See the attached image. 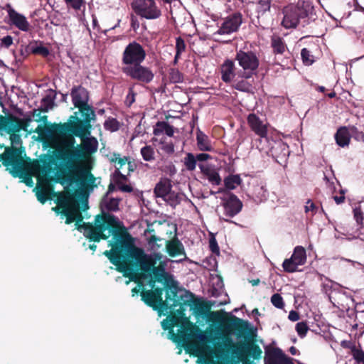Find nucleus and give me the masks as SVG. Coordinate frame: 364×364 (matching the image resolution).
Masks as SVG:
<instances>
[{
  "label": "nucleus",
  "mask_w": 364,
  "mask_h": 364,
  "mask_svg": "<svg viewBox=\"0 0 364 364\" xmlns=\"http://www.w3.org/2000/svg\"><path fill=\"white\" fill-rule=\"evenodd\" d=\"M91 122L87 130L75 134L72 130H62L60 126H51L48 132L52 136V154L46 161V167L54 164L55 182L61 185L93 182L90 157L97 151L98 142L90 135Z\"/></svg>",
  "instance_id": "f257e3e1"
},
{
  "label": "nucleus",
  "mask_w": 364,
  "mask_h": 364,
  "mask_svg": "<svg viewBox=\"0 0 364 364\" xmlns=\"http://www.w3.org/2000/svg\"><path fill=\"white\" fill-rule=\"evenodd\" d=\"M106 255L117 272L123 273L124 277L139 286H143L141 280L149 279V284L153 289L156 282L165 283L167 281V262L161 260L163 255L160 252L145 253L142 248L135 245L131 235Z\"/></svg>",
  "instance_id": "f03ea898"
},
{
  "label": "nucleus",
  "mask_w": 364,
  "mask_h": 364,
  "mask_svg": "<svg viewBox=\"0 0 364 364\" xmlns=\"http://www.w3.org/2000/svg\"><path fill=\"white\" fill-rule=\"evenodd\" d=\"M22 153L23 151L21 149L14 146L6 147L5 151L0 154V161L7 168L11 166L9 172L12 176L22 178L26 185L32 186V173L41 172L43 175L48 176L53 172L55 173L54 164H50L48 167L46 166L50 155H46L40 161H31L30 158L24 159Z\"/></svg>",
  "instance_id": "7ed1b4c3"
},
{
  "label": "nucleus",
  "mask_w": 364,
  "mask_h": 364,
  "mask_svg": "<svg viewBox=\"0 0 364 364\" xmlns=\"http://www.w3.org/2000/svg\"><path fill=\"white\" fill-rule=\"evenodd\" d=\"M75 226L77 230H83L84 236L90 241L95 242H99L101 240H107L108 235L104 234V232L108 230L112 234L114 242H110L109 245L112 246L110 250L104 252L103 254L106 257L107 252H112L118 244L121 245L122 242L130 237V234L123 224L119 221L117 217L109 213L96 215L95 225L90 223H80L75 222Z\"/></svg>",
  "instance_id": "20e7f679"
},
{
  "label": "nucleus",
  "mask_w": 364,
  "mask_h": 364,
  "mask_svg": "<svg viewBox=\"0 0 364 364\" xmlns=\"http://www.w3.org/2000/svg\"><path fill=\"white\" fill-rule=\"evenodd\" d=\"M70 95L73 105L78 109V112L70 115L67 122L52 126H60L62 130H72L75 134H80L89 129L90 122L96 120V114L93 107L88 104L90 96L87 89L81 85L73 86Z\"/></svg>",
  "instance_id": "39448f33"
},
{
  "label": "nucleus",
  "mask_w": 364,
  "mask_h": 364,
  "mask_svg": "<svg viewBox=\"0 0 364 364\" xmlns=\"http://www.w3.org/2000/svg\"><path fill=\"white\" fill-rule=\"evenodd\" d=\"M196 315L206 316L208 313L214 318V321L218 322L223 329L227 333H235L237 337L247 338L248 336H254L253 329L247 321H245L227 312H210V305L198 299L192 301V307Z\"/></svg>",
  "instance_id": "423d86ee"
},
{
  "label": "nucleus",
  "mask_w": 364,
  "mask_h": 364,
  "mask_svg": "<svg viewBox=\"0 0 364 364\" xmlns=\"http://www.w3.org/2000/svg\"><path fill=\"white\" fill-rule=\"evenodd\" d=\"M223 343H218L215 346V353L218 358L225 353V350L227 352L231 350L232 356L237 358L238 360L234 361L233 364H238L239 361L243 364H254L250 361V357L254 360H259L261 358L262 349L254 341L235 344L228 336H223Z\"/></svg>",
  "instance_id": "0eeeda50"
},
{
  "label": "nucleus",
  "mask_w": 364,
  "mask_h": 364,
  "mask_svg": "<svg viewBox=\"0 0 364 364\" xmlns=\"http://www.w3.org/2000/svg\"><path fill=\"white\" fill-rule=\"evenodd\" d=\"M192 339H198L202 342L210 341L208 336L202 331L195 323L188 318H185L183 324L178 330V333L173 336L172 341L178 344L185 343Z\"/></svg>",
  "instance_id": "6e6552de"
},
{
  "label": "nucleus",
  "mask_w": 364,
  "mask_h": 364,
  "mask_svg": "<svg viewBox=\"0 0 364 364\" xmlns=\"http://www.w3.org/2000/svg\"><path fill=\"white\" fill-rule=\"evenodd\" d=\"M122 71L132 80H136L140 84H149L154 77L152 70L142 65L141 63H137L132 66H123Z\"/></svg>",
  "instance_id": "1a4fd4ad"
},
{
  "label": "nucleus",
  "mask_w": 364,
  "mask_h": 364,
  "mask_svg": "<svg viewBox=\"0 0 364 364\" xmlns=\"http://www.w3.org/2000/svg\"><path fill=\"white\" fill-rule=\"evenodd\" d=\"M146 51L139 43L135 41L129 43L123 53L122 63L125 66H132L141 63L146 58Z\"/></svg>",
  "instance_id": "9d476101"
},
{
  "label": "nucleus",
  "mask_w": 364,
  "mask_h": 364,
  "mask_svg": "<svg viewBox=\"0 0 364 364\" xmlns=\"http://www.w3.org/2000/svg\"><path fill=\"white\" fill-rule=\"evenodd\" d=\"M164 289L161 287H156L151 290H145L141 289V300L148 306L151 307L154 310H167L168 309V303L167 301H164L162 295Z\"/></svg>",
  "instance_id": "9b49d317"
},
{
  "label": "nucleus",
  "mask_w": 364,
  "mask_h": 364,
  "mask_svg": "<svg viewBox=\"0 0 364 364\" xmlns=\"http://www.w3.org/2000/svg\"><path fill=\"white\" fill-rule=\"evenodd\" d=\"M235 60L238 61L240 66L242 68L243 77L250 78L254 73L257 70L259 61L256 54L252 51H242L237 52Z\"/></svg>",
  "instance_id": "f8f14e48"
},
{
  "label": "nucleus",
  "mask_w": 364,
  "mask_h": 364,
  "mask_svg": "<svg viewBox=\"0 0 364 364\" xmlns=\"http://www.w3.org/2000/svg\"><path fill=\"white\" fill-rule=\"evenodd\" d=\"M132 6L136 14L146 19H156L161 15L154 0H134Z\"/></svg>",
  "instance_id": "ddd939ff"
},
{
  "label": "nucleus",
  "mask_w": 364,
  "mask_h": 364,
  "mask_svg": "<svg viewBox=\"0 0 364 364\" xmlns=\"http://www.w3.org/2000/svg\"><path fill=\"white\" fill-rule=\"evenodd\" d=\"M55 202L62 208L60 213L66 217L65 223L71 224L73 223L75 218L73 212V206L75 200L73 195L70 193H59Z\"/></svg>",
  "instance_id": "4468645a"
},
{
  "label": "nucleus",
  "mask_w": 364,
  "mask_h": 364,
  "mask_svg": "<svg viewBox=\"0 0 364 364\" xmlns=\"http://www.w3.org/2000/svg\"><path fill=\"white\" fill-rule=\"evenodd\" d=\"M284 18L282 23H298L308 16L306 9L289 4L283 9Z\"/></svg>",
  "instance_id": "2eb2a0df"
},
{
  "label": "nucleus",
  "mask_w": 364,
  "mask_h": 364,
  "mask_svg": "<svg viewBox=\"0 0 364 364\" xmlns=\"http://www.w3.org/2000/svg\"><path fill=\"white\" fill-rule=\"evenodd\" d=\"M223 200L226 216L233 218L242 210L243 204L234 193H229L228 198H223Z\"/></svg>",
  "instance_id": "dca6fc26"
},
{
  "label": "nucleus",
  "mask_w": 364,
  "mask_h": 364,
  "mask_svg": "<svg viewBox=\"0 0 364 364\" xmlns=\"http://www.w3.org/2000/svg\"><path fill=\"white\" fill-rule=\"evenodd\" d=\"M265 353V364H294L292 359L279 348H267Z\"/></svg>",
  "instance_id": "f3484780"
},
{
  "label": "nucleus",
  "mask_w": 364,
  "mask_h": 364,
  "mask_svg": "<svg viewBox=\"0 0 364 364\" xmlns=\"http://www.w3.org/2000/svg\"><path fill=\"white\" fill-rule=\"evenodd\" d=\"M247 124L250 129L260 138H267L268 134L267 124H264L260 118L255 113H250L247 118Z\"/></svg>",
  "instance_id": "a211bd4d"
},
{
  "label": "nucleus",
  "mask_w": 364,
  "mask_h": 364,
  "mask_svg": "<svg viewBox=\"0 0 364 364\" xmlns=\"http://www.w3.org/2000/svg\"><path fill=\"white\" fill-rule=\"evenodd\" d=\"M240 25V24H222L221 27L216 31H214L210 30L213 27V25L201 24L202 27L200 28V31L203 32L205 38H210L216 34H230L235 32L239 28Z\"/></svg>",
  "instance_id": "6ab92c4d"
},
{
  "label": "nucleus",
  "mask_w": 364,
  "mask_h": 364,
  "mask_svg": "<svg viewBox=\"0 0 364 364\" xmlns=\"http://www.w3.org/2000/svg\"><path fill=\"white\" fill-rule=\"evenodd\" d=\"M198 166L201 173L208 180L213 186H219L222 179L218 170L212 165L206 164H199Z\"/></svg>",
  "instance_id": "aec40b11"
},
{
  "label": "nucleus",
  "mask_w": 364,
  "mask_h": 364,
  "mask_svg": "<svg viewBox=\"0 0 364 364\" xmlns=\"http://www.w3.org/2000/svg\"><path fill=\"white\" fill-rule=\"evenodd\" d=\"M166 250L168 255L171 257H176L179 255L186 257L184 246L176 236L166 241Z\"/></svg>",
  "instance_id": "412c9836"
},
{
  "label": "nucleus",
  "mask_w": 364,
  "mask_h": 364,
  "mask_svg": "<svg viewBox=\"0 0 364 364\" xmlns=\"http://www.w3.org/2000/svg\"><path fill=\"white\" fill-rule=\"evenodd\" d=\"M235 63L230 59H227L220 65L221 79L223 82L229 83L232 82L237 75L235 73Z\"/></svg>",
  "instance_id": "4be33fe9"
},
{
  "label": "nucleus",
  "mask_w": 364,
  "mask_h": 364,
  "mask_svg": "<svg viewBox=\"0 0 364 364\" xmlns=\"http://www.w3.org/2000/svg\"><path fill=\"white\" fill-rule=\"evenodd\" d=\"M186 317L178 316L176 315H171L169 316L168 319H164L161 322L162 328L164 330H168V334L170 335V338L172 340L173 338V336L175 333L173 331V328L175 326L181 327L182 324H183V321Z\"/></svg>",
  "instance_id": "5701e85b"
},
{
  "label": "nucleus",
  "mask_w": 364,
  "mask_h": 364,
  "mask_svg": "<svg viewBox=\"0 0 364 364\" xmlns=\"http://www.w3.org/2000/svg\"><path fill=\"white\" fill-rule=\"evenodd\" d=\"M172 189L171 181L167 178H161L156 184L154 193L156 198H166Z\"/></svg>",
  "instance_id": "b1692460"
},
{
  "label": "nucleus",
  "mask_w": 364,
  "mask_h": 364,
  "mask_svg": "<svg viewBox=\"0 0 364 364\" xmlns=\"http://www.w3.org/2000/svg\"><path fill=\"white\" fill-rule=\"evenodd\" d=\"M113 181L118 189L124 193H132L133 187L130 184H126L128 181V178L126 175L123 174L120 171L115 170L112 174Z\"/></svg>",
  "instance_id": "393cba45"
},
{
  "label": "nucleus",
  "mask_w": 364,
  "mask_h": 364,
  "mask_svg": "<svg viewBox=\"0 0 364 364\" xmlns=\"http://www.w3.org/2000/svg\"><path fill=\"white\" fill-rule=\"evenodd\" d=\"M196 299L195 295L186 290H181V294L177 296L176 299H174L173 303H172L170 306L168 305V309H171L173 307L177 306L187 305L190 307H192V301Z\"/></svg>",
  "instance_id": "a878e982"
},
{
  "label": "nucleus",
  "mask_w": 364,
  "mask_h": 364,
  "mask_svg": "<svg viewBox=\"0 0 364 364\" xmlns=\"http://www.w3.org/2000/svg\"><path fill=\"white\" fill-rule=\"evenodd\" d=\"M248 79L243 77V72L238 73L237 76L232 81V86L239 91L250 92L252 88V85L247 80Z\"/></svg>",
  "instance_id": "bb28decb"
},
{
  "label": "nucleus",
  "mask_w": 364,
  "mask_h": 364,
  "mask_svg": "<svg viewBox=\"0 0 364 364\" xmlns=\"http://www.w3.org/2000/svg\"><path fill=\"white\" fill-rule=\"evenodd\" d=\"M196 141L197 146L201 151H211L213 149L210 138L200 129L196 131Z\"/></svg>",
  "instance_id": "cd10ccee"
},
{
  "label": "nucleus",
  "mask_w": 364,
  "mask_h": 364,
  "mask_svg": "<svg viewBox=\"0 0 364 364\" xmlns=\"http://www.w3.org/2000/svg\"><path fill=\"white\" fill-rule=\"evenodd\" d=\"M336 144L341 147H345L349 145L350 135L348 129L346 127H341L338 129L335 134Z\"/></svg>",
  "instance_id": "c85d7f7f"
},
{
  "label": "nucleus",
  "mask_w": 364,
  "mask_h": 364,
  "mask_svg": "<svg viewBox=\"0 0 364 364\" xmlns=\"http://www.w3.org/2000/svg\"><path fill=\"white\" fill-rule=\"evenodd\" d=\"M271 152L276 159H284L289 154V146L283 141H277L272 147Z\"/></svg>",
  "instance_id": "c756f323"
},
{
  "label": "nucleus",
  "mask_w": 364,
  "mask_h": 364,
  "mask_svg": "<svg viewBox=\"0 0 364 364\" xmlns=\"http://www.w3.org/2000/svg\"><path fill=\"white\" fill-rule=\"evenodd\" d=\"M271 47L272 48L273 53L275 55L284 54L287 48L282 38L274 34L271 38Z\"/></svg>",
  "instance_id": "7c9ffc66"
},
{
  "label": "nucleus",
  "mask_w": 364,
  "mask_h": 364,
  "mask_svg": "<svg viewBox=\"0 0 364 364\" xmlns=\"http://www.w3.org/2000/svg\"><path fill=\"white\" fill-rule=\"evenodd\" d=\"M291 257L299 266L304 264L306 261V250L302 246H296Z\"/></svg>",
  "instance_id": "2f4dec72"
},
{
  "label": "nucleus",
  "mask_w": 364,
  "mask_h": 364,
  "mask_svg": "<svg viewBox=\"0 0 364 364\" xmlns=\"http://www.w3.org/2000/svg\"><path fill=\"white\" fill-rule=\"evenodd\" d=\"M31 121V119L30 117L21 119L16 117V120L15 122H12L11 124L9 132H18L21 129L27 131V127H28Z\"/></svg>",
  "instance_id": "473e14b6"
},
{
  "label": "nucleus",
  "mask_w": 364,
  "mask_h": 364,
  "mask_svg": "<svg viewBox=\"0 0 364 364\" xmlns=\"http://www.w3.org/2000/svg\"><path fill=\"white\" fill-rule=\"evenodd\" d=\"M159 169L166 175L172 177L176 173V168L171 161L162 159L160 162Z\"/></svg>",
  "instance_id": "72a5a7b5"
},
{
  "label": "nucleus",
  "mask_w": 364,
  "mask_h": 364,
  "mask_svg": "<svg viewBox=\"0 0 364 364\" xmlns=\"http://www.w3.org/2000/svg\"><path fill=\"white\" fill-rule=\"evenodd\" d=\"M241 183L242 179L239 175H229L224 179L225 187L229 191L236 188Z\"/></svg>",
  "instance_id": "f704fd0d"
},
{
  "label": "nucleus",
  "mask_w": 364,
  "mask_h": 364,
  "mask_svg": "<svg viewBox=\"0 0 364 364\" xmlns=\"http://www.w3.org/2000/svg\"><path fill=\"white\" fill-rule=\"evenodd\" d=\"M120 200V198H104L102 201V206L108 211H117Z\"/></svg>",
  "instance_id": "c9c22d12"
},
{
  "label": "nucleus",
  "mask_w": 364,
  "mask_h": 364,
  "mask_svg": "<svg viewBox=\"0 0 364 364\" xmlns=\"http://www.w3.org/2000/svg\"><path fill=\"white\" fill-rule=\"evenodd\" d=\"M166 288V301H171L173 303L174 299L178 296V287L176 284H168L167 281L164 283Z\"/></svg>",
  "instance_id": "e433bc0d"
},
{
  "label": "nucleus",
  "mask_w": 364,
  "mask_h": 364,
  "mask_svg": "<svg viewBox=\"0 0 364 364\" xmlns=\"http://www.w3.org/2000/svg\"><path fill=\"white\" fill-rule=\"evenodd\" d=\"M16 120V117L11 114L7 116L0 114V129L5 130L6 132H9L12 122H15Z\"/></svg>",
  "instance_id": "4c0bfd02"
},
{
  "label": "nucleus",
  "mask_w": 364,
  "mask_h": 364,
  "mask_svg": "<svg viewBox=\"0 0 364 364\" xmlns=\"http://www.w3.org/2000/svg\"><path fill=\"white\" fill-rule=\"evenodd\" d=\"M7 12L11 23H27L25 16L16 12L10 6H7Z\"/></svg>",
  "instance_id": "58836bf2"
},
{
  "label": "nucleus",
  "mask_w": 364,
  "mask_h": 364,
  "mask_svg": "<svg viewBox=\"0 0 364 364\" xmlns=\"http://www.w3.org/2000/svg\"><path fill=\"white\" fill-rule=\"evenodd\" d=\"M104 127L111 132H117L120 128V123L116 118L109 117L105 120Z\"/></svg>",
  "instance_id": "ea45409f"
},
{
  "label": "nucleus",
  "mask_w": 364,
  "mask_h": 364,
  "mask_svg": "<svg viewBox=\"0 0 364 364\" xmlns=\"http://www.w3.org/2000/svg\"><path fill=\"white\" fill-rule=\"evenodd\" d=\"M183 163L188 171H193L196 169L197 160L193 154L188 153L184 158Z\"/></svg>",
  "instance_id": "a19ab883"
},
{
  "label": "nucleus",
  "mask_w": 364,
  "mask_h": 364,
  "mask_svg": "<svg viewBox=\"0 0 364 364\" xmlns=\"http://www.w3.org/2000/svg\"><path fill=\"white\" fill-rule=\"evenodd\" d=\"M141 154L146 161H151L154 160V149L150 145H146L141 149Z\"/></svg>",
  "instance_id": "79ce46f5"
},
{
  "label": "nucleus",
  "mask_w": 364,
  "mask_h": 364,
  "mask_svg": "<svg viewBox=\"0 0 364 364\" xmlns=\"http://www.w3.org/2000/svg\"><path fill=\"white\" fill-rule=\"evenodd\" d=\"M298 266L299 265L295 263L294 260L291 257L285 259L282 264L284 271L289 273L296 272Z\"/></svg>",
  "instance_id": "37998d69"
},
{
  "label": "nucleus",
  "mask_w": 364,
  "mask_h": 364,
  "mask_svg": "<svg viewBox=\"0 0 364 364\" xmlns=\"http://www.w3.org/2000/svg\"><path fill=\"white\" fill-rule=\"evenodd\" d=\"M357 364H364V350L360 345L357 346L352 353H350Z\"/></svg>",
  "instance_id": "c03bdc74"
},
{
  "label": "nucleus",
  "mask_w": 364,
  "mask_h": 364,
  "mask_svg": "<svg viewBox=\"0 0 364 364\" xmlns=\"http://www.w3.org/2000/svg\"><path fill=\"white\" fill-rule=\"evenodd\" d=\"M301 59L305 65H311L314 63V55L306 48L301 49Z\"/></svg>",
  "instance_id": "a18cd8bd"
},
{
  "label": "nucleus",
  "mask_w": 364,
  "mask_h": 364,
  "mask_svg": "<svg viewBox=\"0 0 364 364\" xmlns=\"http://www.w3.org/2000/svg\"><path fill=\"white\" fill-rule=\"evenodd\" d=\"M163 200L172 207H176L181 202L178 194L171 191L169 192L168 196L166 198H163Z\"/></svg>",
  "instance_id": "49530a36"
},
{
  "label": "nucleus",
  "mask_w": 364,
  "mask_h": 364,
  "mask_svg": "<svg viewBox=\"0 0 364 364\" xmlns=\"http://www.w3.org/2000/svg\"><path fill=\"white\" fill-rule=\"evenodd\" d=\"M168 77L171 82L178 83L181 82L183 80V75L179 72L178 70L171 68L168 73Z\"/></svg>",
  "instance_id": "de8ad7c7"
},
{
  "label": "nucleus",
  "mask_w": 364,
  "mask_h": 364,
  "mask_svg": "<svg viewBox=\"0 0 364 364\" xmlns=\"http://www.w3.org/2000/svg\"><path fill=\"white\" fill-rule=\"evenodd\" d=\"M270 7V0H258L257 5V11L259 14H264L266 11H269Z\"/></svg>",
  "instance_id": "09e8293b"
},
{
  "label": "nucleus",
  "mask_w": 364,
  "mask_h": 364,
  "mask_svg": "<svg viewBox=\"0 0 364 364\" xmlns=\"http://www.w3.org/2000/svg\"><path fill=\"white\" fill-rule=\"evenodd\" d=\"M85 26L86 27L87 30L91 33V31L94 32V33L96 35L97 37L99 36L100 33H104L106 35L107 32L109 31V29H105L102 30L100 27V24H92V28L89 27L88 24H85ZM117 25L109 28L110 29H114L116 28Z\"/></svg>",
  "instance_id": "8fccbe9b"
},
{
  "label": "nucleus",
  "mask_w": 364,
  "mask_h": 364,
  "mask_svg": "<svg viewBox=\"0 0 364 364\" xmlns=\"http://www.w3.org/2000/svg\"><path fill=\"white\" fill-rule=\"evenodd\" d=\"M309 330V326L306 322L301 321L296 324V331L301 338H304Z\"/></svg>",
  "instance_id": "3c124183"
},
{
  "label": "nucleus",
  "mask_w": 364,
  "mask_h": 364,
  "mask_svg": "<svg viewBox=\"0 0 364 364\" xmlns=\"http://www.w3.org/2000/svg\"><path fill=\"white\" fill-rule=\"evenodd\" d=\"M271 302L276 308L282 309L284 307L283 298L279 294H274L271 297Z\"/></svg>",
  "instance_id": "603ef678"
},
{
  "label": "nucleus",
  "mask_w": 364,
  "mask_h": 364,
  "mask_svg": "<svg viewBox=\"0 0 364 364\" xmlns=\"http://www.w3.org/2000/svg\"><path fill=\"white\" fill-rule=\"evenodd\" d=\"M42 102L44 104V106L39 107L38 109H41L42 112H48L49 109L53 105V99L47 95L42 99Z\"/></svg>",
  "instance_id": "864d4df0"
},
{
  "label": "nucleus",
  "mask_w": 364,
  "mask_h": 364,
  "mask_svg": "<svg viewBox=\"0 0 364 364\" xmlns=\"http://www.w3.org/2000/svg\"><path fill=\"white\" fill-rule=\"evenodd\" d=\"M50 193L45 190L41 189L36 192V197L38 200L42 204L45 203L49 198Z\"/></svg>",
  "instance_id": "5fc2aeb1"
},
{
  "label": "nucleus",
  "mask_w": 364,
  "mask_h": 364,
  "mask_svg": "<svg viewBox=\"0 0 364 364\" xmlns=\"http://www.w3.org/2000/svg\"><path fill=\"white\" fill-rule=\"evenodd\" d=\"M353 216L358 225H363V213L360 207L353 209Z\"/></svg>",
  "instance_id": "6e6d98bb"
},
{
  "label": "nucleus",
  "mask_w": 364,
  "mask_h": 364,
  "mask_svg": "<svg viewBox=\"0 0 364 364\" xmlns=\"http://www.w3.org/2000/svg\"><path fill=\"white\" fill-rule=\"evenodd\" d=\"M73 212L74 213L75 221L77 223H81L83 220V217L79 210V204L76 201H75L73 206Z\"/></svg>",
  "instance_id": "4d7b16f0"
},
{
  "label": "nucleus",
  "mask_w": 364,
  "mask_h": 364,
  "mask_svg": "<svg viewBox=\"0 0 364 364\" xmlns=\"http://www.w3.org/2000/svg\"><path fill=\"white\" fill-rule=\"evenodd\" d=\"M67 6L72 7L75 10L80 9L82 5L85 3L84 0H64Z\"/></svg>",
  "instance_id": "13d9d810"
},
{
  "label": "nucleus",
  "mask_w": 364,
  "mask_h": 364,
  "mask_svg": "<svg viewBox=\"0 0 364 364\" xmlns=\"http://www.w3.org/2000/svg\"><path fill=\"white\" fill-rule=\"evenodd\" d=\"M32 53L34 54L41 55L43 57H47L49 55V50L45 46H40L33 48Z\"/></svg>",
  "instance_id": "bf43d9fd"
},
{
  "label": "nucleus",
  "mask_w": 364,
  "mask_h": 364,
  "mask_svg": "<svg viewBox=\"0 0 364 364\" xmlns=\"http://www.w3.org/2000/svg\"><path fill=\"white\" fill-rule=\"evenodd\" d=\"M351 132L355 135L354 138L356 140L364 141V133L358 131L355 127H350Z\"/></svg>",
  "instance_id": "052dcab7"
},
{
  "label": "nucleus",
  "mask_w": 364,
  "mask_h": 364,
  "mask_svg": "<svg viewBox=\"0 0 364 364\" xmlns=\"http://www.w3.org/2000/svg\"><path fill=\"white\" fill-rule=\"evenodd\" d=\"M317 207L312 202L311 200L309 199L306 202V205H305V212L308 213L309 211L312 212V215H314L316 213Z\"/></svg>",
  "instance_id": "680f3d73"
},
{
  "label": "nucleus",
  "mask_w": 364,
  "mask_h": 364,
  "mask_svg": "<svg viewBox=\"0 0 364 364\" xmlns=\"http://www.w3.org/2000/svg\"><path fill=\"white\" fill-rule=\"evenodd\" d=\"M185 49H186V44H185L184 41L181 37H178L176 39V51H178V53H182L185 50Z\"/></svg>",
  "instance_id": "e2e57ef3"
},
{
  "label": "nucleus",
  "mask_w": 364,
  "mask_h": 364,
  "mask_svg": "<svg viewBox=\"0 0 364 364\" xmlns=\"http://www.w3.org/2000/svg\"><path fill=\"white\" fill-rule=\"evenodd\" d=\"M10 135V140L11 141V144H18L21 143V136L19 134H18V132H7Z\"/></svg>",
  "instance_id": "0e129e2a"
},
{
  "label": "nucleus",
  "mask_w": 364,
  "mask_h": 364,
  "mask_svg": "<svg viewBox=\"0 0 364 364\" xmlns=\"http://www.w3.org/2000/svg\"><path fill=\"white\" fill-rule=\"evenodd\" d=\"M341 346L343 348L349 349L350 350V353H352L353 350L357 347L355 343L350 341H341Z\"/></svg>",
  "instance_id": "69168bd1"
},
{
  "label": "nucleus",
  "mask_w": 364,
  "mask_h": 364,
  "mask_svg": "<svg viewBox=\"0 0 364 364\" xmlns=\"http://www.w3.org/2000/svg\"><path fill=\"white\" fill-rule=\"evenodd\" d=\"M209 247H210V250L212 251V252L215 253V254L219 253V247H218L216 240L214 237L210 239Z\"/></svg>",
  "instance_id": "338daca9"
},
{
  "label": "nucleus",
  "mask_w": 364,
  "mask_h": 364,
  "mask_svg": "<svg viewBox=\"0 0 364 364\" xmlns=\"http://www.w3.org/2000/svg\"><path fill=\"white\" fill-rule=\"evenodd\" d=\"M162 150L168 154H171L174 152V145L172 142L166 143L163 145Z\"/></svg>",
  "instance_id": "774afa93"
}]
</instances>
